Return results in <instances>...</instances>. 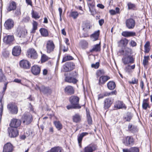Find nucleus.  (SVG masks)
Segmentation results:
<instances>
[{"label": "nucleus", "instance_id": "c85d7f7f", "mask_svg": "<svg viewBox=\"0 0 152 152\" xmlns=\"http://www.w3.org/2000/svg\"><path fill=\"white\" fill-rule=\"evenodd\" d=\"M101 50L100 43L94 45L92 49L90 50V52L92 53L94 52H98Z\"/></svg>", "mask_w": 152, "mask_h": 152}, {"label": "nucleus", "instance_id": "5701e85b", "mask_svg": "<svg viewBox=\"0 0 152 152\" xmlns=\"http://www.w3.org/2000/svg\"><path fill=\"white\" fill-rule=\"evenodd\" d=\"M121 35L125 37H128L136 36V34L135 32L133 31H125L122 32Z\"/></svg>", "mask_w": 152, "mask_h": 152}, {"label": "nucleus", "instance_id": "20e7f679", "mask_svg": "<svg viewBox=\"0 0 152 152\" xmlns=\"http://www.w3.org/2000/svg\"><path fill=\"white\" fill-rule=\"evenodd\" d=\"M122 142L125 146H131L134 144V139L132 136H128L123 139Z\"/></svg>", "mask_w": 152, "mask_h": 152}, {"label": "nucleus", "instance_id": "1a4fd4ad", "mask_svg": "<svg viewBox=\"0 0 152 152\" xmlns=\"http://www.w3.org/2000/svg\"><path fill=\"white\" fill-rule=\"evenodd\" d=\"M97 149V145L94 143H92L85 147L84 149V152H93Z\"/></svg>", "mask_w": 152, "mask_h": 152}, {"label": "nucleus", "instance_id": "e2e57ef3", "mask_svg": "<svg viewBox=\"0 0 152 152\" xmlns=\"http://www.w3.org/2000/svg\"><path fill=\"white\" fill-rule=\"evenodd\" d=\"M130 67L132 69H134L135 68V65L134 64L132 66H130L129 65H128L126 67V71L129 72V71H128L127 70V69L129 67Z\"/></svg>", "mask_w": 152, "mask_h": 152}, {"label": "nucleus", "instance_id": "393cba45", "mask_svg": "<svg viewBox=\"0 0 152 152\" xmlns=\"http://www.w3.org/2000/svg\"><path fill=\"white\" fill-rule=\"evenodd\" d=\"M39 90L41 92H42L44 94H50L52 92L51 90L49 87L44 86H42L40 87Z\"/></svg>", "mask_w": 152, "mask_h": 152}, {"label": "nucleus", "instance_id": "09e8293b", "mask_svg": "<svg viewBox=\"0 0 152 152\" xmlns=\"http://www.w3.org/2000/svg\"><path fill=\"white\" fill-rule=\"evenodd\" d=\"M132 117V114L130 113H127L124 117V118L126 121H129Z\"/></svg>", "mask_w": 152, "mask_h": 152}, {"label": "nucleus", "instance_id": "bf43d9fd", "mask_svg": "<svg viewBox=\"0 0 152 152\" xmlns=\"http://www.w3.org/2000/svg\"><path fill=\"white\" fill-rule=\"evenodd\" d=\"M30 20V18L28 16H26L23 18L22 20V22L23 23H27Z\"/></svg>", "mask_w": 152, "mask_h": 152}, {"label": "nucleus", "instance_id": "0e129e2a", "mask_svg": "<svg viewBox=\"0 0 152 152\" xmlns=\"http://www.w3.org/2000/svg\"><path fill=\"white\" fill-rule=\"evenodd\" d=\"M3 110V106L1 105V107H0V115L1 116V117L2 114V112Z\"/></svg>", "mask_w": 152, "mask_h": 152}, {"label": "nucleus", "instance_id": "79ce46f5", "mask_svg": "<svg viewBox=\"0 0 152 152\" xmlns=\"http://www.w3.org/2000/svg\"><path fill=\"white\" fill-rule=\"evenodd\" d=\"M88 5L89 11L90 12L91 14L92 15H94L93 11L92 10L93 8L94 7L95 3L94 2H92L91 3L88 2Z\"/></svg>", "mask_w": 152, "mask_h": 152}, {"label": "nucleus", "instance_id": "2eb2a0df", "mask_svg": "<svg viewBox=\"0 0 152 152\" xmlns=\"http://www.w3.org/2000/svg\"><path fill=\"white\" fill-rule=\"evenodd\" d=\"M113 102L111 98H107L104 101V108L105 110L108 109L111 106Z\"/></svg>", "mask_w": 152, "mask_h": 152}, {"label": "nucleus", "instance_id": "5fc2aeb1", "mask_svg": "<svg viewBox=\"0 0 152 152\" xmlns=\"http://www.w3.org/2000/svg\"><path fill=\"white\" fill-rule=\"evenodd\" d=\"M138 148L136 147H133L130 148V152H139Z\"/></svg>", "mask_w": 152, "mask_h": 152}, {"label": "nucleus", "instance_id": "69168bd1", "mask_svg": "<svg viewBox=\"0 0 152 152\" xmlns=\"http://www.w3.org/2000/svg\"><path fill=\"white\" fill-rule=\"evenodd\" d=\"M26 3L29 5L32 6V2L31 0H25Z\"/></svg>", "mask_w": 152, "mask_h": 152}, {"label": "nucleus", "instance_id": "f3484780", "mask_svg": "<svg viewBox=\"0 0 152 152\" xmlns=\"http://www.w3.org/2000/svg\"><path fill=\"white\" fill-rule=\"evenodd\" d=\"M21 51V48L20 46H15L12 49V54L15 56H18L20 54Z\"/></svg>", "mask_w": 152, "mask_h": 152}, {"label": "nucleus", "instance_id": "cd10ccee", "mask_svg": "<svg viewBox=\"0 0 152 152\" xmlns=\"http://www.w3.org/2000/svg\"><path fill=\"white\" fill-rule=\"evenodd\" d=\"M149 98L144 99L143 100L142 103V108L145 110H146L148 108H150V106L149 105Z\"/></svg>", "mask_w": 152, "mask_h": 152}, {"label": "nucleus", "instance_id": "423d86ee", "mask_svg": "<svg viewBox=\"0 0 152 152\" xmlns=\"http://www.w3.org/2000/svg\"><path fill=\"white\" fill-rule=\"evenodd\" d=\"M28 57L32 59H36L38 56L37 53L35 50L34 48L29 49L27 52Z\"/></svg>", "mask_w": 152, "mask_h": 152}, {"label": "nucleus", "instance_id": "72a5a7b5", "mask_svg": "<svg viewBox=\"0 0 152 152\" xmlns=\"http://www.w3.org/2000/svg\"><path fill=\"white\" fill-rule=\"evenodd\" d=\"M16 8V3L14 1H12L10 3L7 9L8 11H10L12 10H14Z\"/></svg>", "mask_w": 152, "mask_h": 152}, {"label": "nucleus", "instance_id": "a18cd8bd", "mask_svg": "<svg viewBox=\"0 0 152 152\" xmlns=\"http://www.w3.org/2000/svg\"><path fill=\"white\" fill-rule=\"evenodd\" d=\"M54 124L58 130H59L62 129V125L59 121H55Z\"/></svg>", "mask_w": 152, "mask_h": 152}, {"label": "nucleus", "instance_id": "7ed1b4c3", "mask_svg": "<svg viewBox=\"0 0 152 152\" xmlns=\"http://www.w3.org/2000/svg\"><path fill=\"white\" fill-rule=\"evenodd\" d=\"M55 46L53 41L51 40L46 42L45 48L48 53H50L54 51Z\"/></svg>", "mask_w": 152, "mask_h": 152}, {"label": "nucleus", "instance_id": "2f4dec72", "mask_svg": "<svg viewBox=\"0 0 152 152\" xmlns=\"http://www.w3.org/2000/svg\"><path fill=\"white\" fill-rule=\"evenodd\" d=\"M128 40L126 38H124L121 39L119 42H118V44L120 46H125L127 44L128 42Z\"/></svg>", "mask_w": 152, "mask_h": 152}, {"label": "nucleus", "instance_id": "c756f323", "mask_svg": "<svg viewBox=\"0 0 152 152\" xmlns=\"http://www.w3.org/2000/svg\"><path fill=\"white\" fill-rule=\"evenodd\" d=\"M124 56H131V55L132 54V50L130 48H126L124 50H123Z\"/></svg>", "mask_w": 152, "mask_h": 152}, {"label": "nucleus", "instance_id": "4c0bfd02", "mask_svg": "<svg viewBox=\"0 0 152 152\" xmlns=\"http://www.w3.org/2000/svg\"><path fill=\"white\" fill-rule=\"evenodd\" d=\"M99 34V31L98 30L95 31L93 34L91 35V37L93 39V41H95L98 39Z\"/></svg>", "mask_w": 152, "mask_h": 152}, {"label": "nucleus", "instance_id": "37998d69", "mask_svg": "<svg viewBox=\"0 0 152 152\" xmlns=\"http://www.w3.org/2000/svg\"><path fill=\"white\" fill-rule=\"evenodd\" d=\"M79 15L78 12L75 11H71L69 14V16L72 17L74 19L77 18Z\"/></svg>", "mask_w": 152, "mask_h": 152}, {"label": "nucleus", "instance_id": "a19ab883", "mask_svg": "<svg viewBox=\"0 0 152 152\" xmlns=\"http://www.w3.org/2000/svg\"><path fill=\"white\" fill-rule=\"evenodd\" d=\"M128 130L134 133L137 131V129L136 127L129 124L128 126Z\"/></svg>", "mask_w": 152, "mask_h": 152}, {"label": "nucleus", "instance_id": "4be33fe9", "mask_svg": "<svg viewBox=\"0 0 152 152\" xmlns=\"http://www.w3.org/2000/svg\"><path fill=\"white\" fill-rule=\"evenodd\" d=\"M114 107L117 109H126V106L123 102L121 101L116 102L114 105Z\"/></svg>", "mask_w": 152, "mask_h": 152}, {"label": "nucleus", "instance_id": "4468645a", "mask_svg": "<svg viewBox=\"0 0 152 152\" xmlns=\"http://www.w3.org/2000/svg\"><path fill=\"white\" fill-rule=\"evenodd\" d=\"M14 26V22L11 19H8L6 21L4 26L5 28L7 30L11 29L13 28Z\"/></svg>", "mask_w": 152, "mask_h": 152}, {"label": "nucleus", "instance_id": "dca6fc26", "mask_svg": "<svg viewBox=\"0 0 152 152\" xmlns=\"http://www.w3.org/2000/svg\"><path fill=\"white\" fill-rule=\"evenodd\" d=\"M8 133L11 137H15L18 135V132L17 128H11L9 129Z\"/></svg>", "mask_w": 152, "mask_h": 152}, {"label": "nucleus", "instance_id": "864d4df0", "mask_svg": "<svg viewBox=\"0 0 152 152\" xmlns=\"http://www.w3.org/2000/svg\"><path fill=\"white\" fill-rule=\"evenodd\" d=\"M104 71L103 69H99L97 71L96 74L97 76H99L104 74Z\"/></svg>", "mask_w": 152, "mask_h": 152}, {"label": "nucleus", "instance_id": "ddd939ff", "mask_svg": "<svg viewBox=\"0 0 152 152\" xmlns=\"http://www.w3.org/2000/svg\"><path fill=\"white\" fill-rule=\"evenodd\" d=\"M21 122L20 120L17 119H13L11 121L10 124L11 128H17L21 124Z\"/></svg>", "mask_w": 152, "mask_h": 152}, {"label": "nucleus", "instance_id": "c03bdc74", "mask_svg": "<svg viewBox=\"0 0 152 152\" xmlns=\"http://www.w3.org/2000/svg\"><path fill=\"white\" fill-rule=\"evenodd\" d=\"M149 59V56H144V59H143L142 61V64L144 67L148 64Z\"/></svg>", "mask_w": 152, "mask_h": 152}, {"label": "nucleus", "instance_id": "4d7b16f0", "mask_svg": "<svg viewBox=\"0 0 152 152\" xmlns=\"http://www.w3.org/2000/svg\"><path fill=\"white\" fill-rule=\"evenodd\" d=\"M48 59V57L45 54H42L41 57L42 61L45 62Z\"/></svg>", "mask_w": 152, "mask_h": 152}, {"label": "nucleus", "instance_id": "8fccbe9b", "mask_svg": "<svg viewBox=\"0 0 152 152\" xmlns=\"http://www.w3.org/2000/svg\"><path fill=\"white\" fill-rule=\"evenodd\" d=\"M32 17L35 19H37L40 18V16L39 15V13L36 12H34L32 11L31 12Z\"/></svg>", "mask_w": 152, "mask_h": 152}, {"label": "nucleus", "instance_id": "a878e982", "mask_svg": "<svg viewBox=\"0 0 152 152\" xmlns=\"http://www.w3.org/2000/svg\"><path fill=\"white\" fill-rule=\"evenodd\" d=\"M110 79V77L108 76H102L99 77V85L103 84Z\"/></svg>", "mask_w": 152, "mask_h": 152}, {"label": "nucleus", "instance_id": "13d9d810", "mask_svg": "<svg viewBox=\"0 0 152 152\" xmlns=\"http://www.w3.org/2000/svg\"><path fill=\"white\" fill-rule=\"evenodd\" d=\"M138 83V80L136 79L134 77L133 78L132 81L129 82L130 84H137Z\"/></svg>", "mask_w": 152, "mask_h": 152}, {"label": "nucleus", "instance_id": "603ef678", "mask_svg": "<svg viewBox=\"0 0 152 152\" xmlns=\"http://www.w3.org/2000/svg\"><path fill=\"white\" fill-rule=\"evenodd\" d=\"M127 6L128 7V9L129 10H134L136 8V5L130 2H129L128 3Z\"/></svg>", "mask_w": 152, "mask_h": 152}, {"label": "nucleus", "instance_id": "9b49d317", "mask_svg": "<svg viewBox=\"0 0 152 152\" xmlns=\"http://www.w3.org/2000/svg\"><path fill=\"white\" fill-rule=\"evenodd\" d=\"M74 67L73 63L72 62H67L63 66L64 71L69 72L72 70Z\"/></svg>", "mask_w": 152, "mask_h": 152}, {"label": "nucleus", "instance_id": "a211bd4d", "mask_svg": "<svg viewBox=\"0 0 152 152\" xmlns=\"http://www.w3.org/2000/svg\"><path fill=\"white\" fill-rule=\"evenodd\" d=\"M41 71L40 67L37 65H34L31 68V71L33 74L37 75L39 74Z\"/></svg>", "mask_w": 152, "mask_h": 152}, {"label": "nucleus", "instance_id": "ea45409f", "mask_svg": "<svg viewBox=\"0 0 152 152\" xmlns=\"http://www.w3.org/2000/svg\"><path fill=\"white\" fill-rule=\"evenodd\" d=\"M73 121L74 122L77 123L81 120V116L78 114H76L72 117Z\"/></svg>", "mask_w": 152, "mask_h": 152}, {"label": "nucleus", "instance_id": "7c9ffc66", "mask_svg": "<svg viewBox=\"0 0 152 152\" xmlns=\"http://www.w3.org/2000/svg\"><path fill=\"white\" fill-rule=\"evenodd\" d=\"M79 46L83 49H85L88 47V43L85 40L81 41L79 43Z\"/></svg>", "mask_w": 152, "mask_h": 152}, {"label": "nucleus", "instance_id": "e433bc0d", "mask_svg": "<svg viewBox=\"0 0 152 152\" xmlns=\"http://www.w3.org/2000/svg\"><path fill=\"white\" fill-rule=\"evenodd\" d=\"M39 31L41 35L44 37H46L48 35V32L47 29L42 28L39 30Z\"/></svg>", "mask_w": 152, "mask_h": 152}, {"label": "nucleus", "instance_id": "052dcab7", "mask_svg": "<svg viewBox=\"0 0 152 152\" xmlns=\"http://www.w3.org/2000/svg\"><path fill=\"white\" fill-rule=\"evenodd\" d=\"M99 64L98 62L96 63L95 64H91V67L94 68L95 69H97L99 66Z\"/></svg>", "mask_w": 152, "mask_h": 152}, {"label": "nucleus", "instance_id": "338daca9", "mask_svg": "<svg viewBox=\"0 0 152 152\" xmlns=\"http://www.w3.org/2000/svg\"><path fill=\"white\" fill-rule=\"evenodd\" d=\"M21 80L18 79H15L13 80V82H15L18 83H21Z\"/></svg>", "mask_w": 152, "mask_h": 152}, {"label": "nucleus", "instance_id": "680f3d73", "mask_svg": "<svg viewBox=\"0 0 152 152\" xmlns=\"http://www.w3.org/2000/svg\"><path fill=\"white\" fill-rule=\"evenodd\" d=\"M130 45L132 47H134L137 45V43L134 41L132 40L130 43Z\"/></svg>", "mask_w": 152, "mask_h": 152}, {"label": "nucleus", "instance_id": "58836bf2", "mask_svg": "<svg viewBox=\"0 0 152 152\" xmlns=\"http://www.w3.org/2000/svg\"><path fill=\"white\" fill-rule=\"evenodd\" d=\"M115 84L113 81H109L107 83V86L108 88L110 90L114 89L115 87Z\"/></svg>", "mask_w": 152, "mask_h": 152}, {"label": "nucleus", "instance_id": "f8f14e48", "mask_svg": "<svg viewBox=\"0 0 152 152\" xmlns=\"http://www.w3.org/2000/svg\"><path fill=\"white\" fill-rule=\"evenodd\" d=\"M20 65L21 67L25 69H28L31 66V64L30 62L26 60H23L20 61Z\"/></svg>", "mask_w": 152, "mask_h": 152}, {"label": "nucleus", "instance_id": "bb28decb", "mask_svg": "<svg viewBox=\"0 0 152 152\" xmlns=\"http://www.w3.org/2000/svg\"><path fill=\"white\" fill-rule=\"evenodd\" d=\"M88 134V132H83L81 133L79 136H78L77 140L79 146L80 147H81V142L83 137L87 135Z\"/></svg>", "mask_w": 152, "mask_h": 152}, {"label": "nucleus", "instance_id": "de8ad7c7", "mask_svg": "<svg viewBox=\"0 0 152 152\" xmlns=\"http://www.w3.org/2000/svg\"><path fill=\"white\" fill-rule=\"evenodd\" d=\"M150 43L149 42H147L144 45L145 52L146 53H148L150 50L149 48Z\"/></svg>", "mask_w": 152, "mask_h": 152}, {"label": "nucleus", "instance_id": "6e6552de", "mask_svg": "<svg viewBox=\"0 0 152 152\" xmlns=\"http://www.w3.org/2000/svg\"><path fill=\"white\" fill-rule=\"evenodd\" d=\"M7 108L11 113L14 114L17 113L18 112V107L14 104H9L7 105Z\"/></svg>", "mask_w": 152, "mask_h": 152}, {"label": "nucleus", "instance_id": "f03ea898", "mask_svg": "<svg viewBox=\"0 0 152 152\" xmlns=\"http://www.w3.org/2000/svg\"><path fill=\"white\" fill-rule=\"evenodd\" d=\"M79 98L76 96H72L69 98V101L74 108L80 109L81 106L79 104Z\"/></svg>", "mask_w": 152, "mask_h": 152}, {"label": "nucleus", "instance_id": "0eeeda50", "mask_svg": "<svg viewBox=\"0 0 152 152\" xmlns=\"http://www.w3.org/2000/svg\"><path fill=\"white\" fill-rule=\"evenodd\" d=\"M122 60L124 65L133 63L134 61V59L132 56H124Z\"/></svg>", "mask_w": 152, "mask_h": 152}, {"label": "nucleus", "instance_id": "6e6d98bb", "mask_svg": "<svg viewBox=\"0 0 152 152\" xmlns=\"http://www.w3.org/2000/svg\"><path fill=\"white\" fill-rule=\"evenodd\" d=\"M87 120L89 124H91L92 122L91 118L90 115L88 113L87 114Z\"/></svg>", "mask_w": 152, "mask_h": 152}, {"label": "nucleus", "instance_id": "774afa93", "mask_svg": "<svg viewBox=\"0 0 152 152\" xmlns=\"http://www.w3.org/2000/svg\"><path fill=\"white\" fill-rule=\"evenodd\" d=\"M104 22V20L103 19H101L99 21V23L100 26H102Z\"/></svg>", "mask_w": 152, "mask_h": 152}, {"label": "nucleus", "instance_id": "412c9836", "mask_svg": "<svg viewBox=\"0 0 152 152\" xmlns=\"http://www.w3.org/2000/svg\"><path fill=\"white\" fill-rule=\"evenodd\" d=\"M14 40V36L12 35H8L5 36L3 39V41L7 44H10Z\"/></svg>", "mask_w": 152, "mask_h": 152}, {"label": "nucleus", "instance_id": "b1692460", "mask_svg": "<svg viewBox=\"0 0 152 152\" xmlns=\"http://www.w3.org/2000/svg\"><path fill=\"white\" fill-rule=\"evenodd\" d=\"M65 93L69 95L73 94L74 93V89L73 87L71 86H68L64 88Z\"/></svg>", "mask_w": 152, "mask_h": 152}, {"label": "nucleus", "instance_id": "f704fd0d", "mask_svg": "<svg viewBox=\"0 0 152 152\" xmlns=\"http://www.w3.org/2000/svg\"><path fill=\"white\" fill-rule=\"evenodd\" d=\"M50 152H63L62 148L59 146H57L52 148L50 151Z\"/></svg>", "mask_w": 152, "mask_h": 152}, {"label": "nucleus", "instance_id": "f257e3e1", "mask_svg": "<svg viewBox=\"0 0 152 152\" xmlns=\"http://www.w3.org/2000/svg\"><path fill=\"white\" fill-rule=\"evenodd\" d=\"M33 118L32 115L29 113H25L22 117V121L23 124L28 125L32 122Z\"/></svg>", "mask_w": 152, "mask_h": 152}, {"label": "nucleus", "instance_id": "3c124183", "mask_svg": "<svg viewBox=\"0 0 152 152\" xmlns=\"http://www.w3.org/2000/svg\"><path fill=\"white\" fill-rule=\"evenodd\" d=\"M73 59V57L70 56H66L63 57L62 62H65L66 61L72 60Z\"/></svg>", "mask_w": 152, "mask_h": 152}, {"label": "nucleus", "instance_id": "aec40b11", "mask_svg": "<svg viewBox=\"0 0 152 152\" xmlns=\"http://www.w3.org/2000/svg\"><path fill=\"white\" fill-rule=\"evenodd\" d=\"M13 148L12 145L10 143L5 144L3 148V152H12Z\"/></svg>", "mask_w": 152, "mask_h": 152}, {"label": "nucleus", "instance_id": "473e14b6", "mask_svg": "<svg viewBox=\"0 0 152 152\" xmlns=\"http://www.w3.org/2000/svg\"><path fill=\"white\" fill-rule=\"evenodd\" d=\"M91 27L89 23L85 22L83 25V30L85 31H88L90 29Z\"/></svg>", "mask_w": 152, "mask_h": 152}, {"label": "nucleus", "instance_id": "49530a36", "mask_svg": "<svg viewBox=\"0 0 152 152\" xmlns=\"http://www.w3.org/2000/svg\"><path fill=\"white\" fill-rule=\"evenodd\" d=\"M38 25V24L36 21L34 20L33 21V27L31 31L32 32L34 33L35 32V31L37 29V28Z\"/></svg>", "mask_w": 152, "mask_h": 152}, {"label": "nucleus", "instance_id": "6ab92c4d", "mask_svg": "<svg viewBox=\"0 0 152 152\" xmlns=\"http://www.w3.org/2000/svg\"><path fill=\"white\" fill-rule=\"evenodd\" d=\"M17 32L19 37H24L26 35L27 31L25 29L18 28Z\"/></svg>", "mask_w": 152, "mask_h": 152}, {"label": "nucleus", "instance_id": "9d476101", "mask_svg": "<svg viewBox=\"0 0 152 152\" xmlns=\"http://www.w3.org/2000/svg\"><path fill=\"white\" fill-rule=\"evenodd\" d=\"M77 74L75 72V75H73V77L71 76L66 77L65 79V81L69 83H76L77 81Z\"/></svg>", "mask_w": 152, "mask_h": 152}, {"label": "nucleus", "instance_id": "39448f33", "mask_svg": "<svg viewBox=\"0 0 152 152\" xmlns=\"http://www.w3.org/2000/svg\"><path fill=\"white\" fill-rule=\"evenodd\" d=\"M125 23L126 27L129 29H133L136 24L135 20L132 18L127 19L125 21Z\"/></svg>", "mask_w": 152, "mask_h": 152}, {"label": "nucleus", "instance_id": "c9c22d12", "mask_svg": "<svg viewBox=\"0 0 152 152\" xmlns=\"http://www.w3.org/2000/svg\"><path fill=\"white\" fill-rule=\"evenodd\" d=\"M7 78L3 73L2 69H0V83L5 82Z\"/></svg>", "mask_w": 152, "mask_h": 152}]
</instances>
